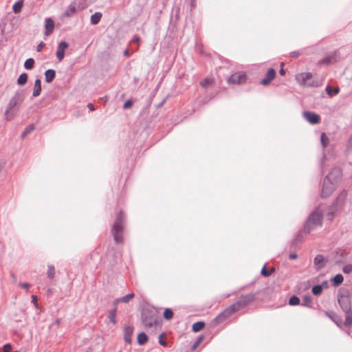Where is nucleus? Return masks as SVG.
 I'll return each instance as SVG.
<instances>
[{
	"mask_svg": "<svg viewBox=\"0 0 352 352\" xmlns=\"http://www.w3.org/2000/svg\"><path fill=\"white\" fill-rule=\"evenodd\" d=\"M322 224V211L317 208L313 211L309 216L304 228L306 234L309 233L311 230L317 226H321Z\"/></svg>",
	"mask_w": 352,
	"mask_h": 352,
	"instance_id": "nucleus-5",
	"label": "nucleus"
},
{
	"mask_svg": "<svg viewBox=\"0 0 352 352\" xmlns=\"http://www.w3.org/2000/svg\"><path fill=\"white\" fill-rule=\"evenodd\" d=\"M47 276L49 278L52 279L55 276V268L52 265L47 266Z\"/></svg>",
	"mask_w": 352,
	"mask_h": 352,
	"instance_id": "nucleus-40",
	"label": "nucleus"
},
{
	"mask_svg": "<svg viewBox=\"0 0 352 352\" xmlns=\"http://www.w3.org/2000/svg\"><path fill=\"white\" fill-rule=\"evenodd\" d=\"M132 105H133V101L131 100H127L124 102L123 108L124 109H129L132 107Z\"/></svg>",
	"mask_w": 352,
	"mask_h": 352,
	"instance_id": "nucleus-45",
	"label": "nucleus"
},
{
	"mask_svg": "<svg viewBox=\"0 0 352 352\" xmlns=\"http://www.w3.org/2000/svg\"><path fill=\"white\" fill-rule=\"evenodd\" d=\"M32 302L34 304V305L37 307H38V302H37V297L35 295L32 296Z\"/></svg>",
	"mask_w": 352,
	"mask_h": 352,
	"instance_id": "nucleus-49",
	"label": "nucleus"
},
{
	"mask_svg": "<svg viewBox=\"0 0 352 352\" xmlns=\"http://www.w3.org/2000/svg\"><path fill=\"white\" fill-rule=\"evenodd\" d=\"M322 287H323L324 286L327 287L328 286V283H327V281H324V282L322 283Z\"/></svg>",
	"mask_w": 352,
	"mask_h": 352,
	"instance_id": "nucleus-58",
	"label": "nucleus"
},
{
	"mask_svg": "<svg viewBox=\"0 0 352 352\" xmlns=\"http://www.w3.org/2000/svg\"><path fill=\"white\" fill-rule=\"evenodd\" d=\"M163 316H164V318L166 319V320H170L173 318V311L170 308H166L164 311V314H163Z\"/></svg>",
	"mask_w": 352,
	"mask_h": 352,
	"instance_id": "nucleus-37",
	"label": "nucleus"
},
{
	"mask_svg": "<svg viewBox=\"0 0 352 352\" xmlns=\"http://www.w3.org/2000/svg\"><path fill=\"white\" fill-rule=\"evenodd\" d=\"M300 302V300L299 297L296 295L291 296L289 299V305L292 306H296L299 305Z\"/></svg>",
	"mask_w": 352,
	"mask_h": 352,
	"instance_id": "nucleus-35",
	"label": "nucleus"
},
{
	"mask_svg": "<svg viewBox=\"0 0 352 352\" xmlns=\"http://www.w3.org/2000/svg\"><path fill=\"white\" fill-rule=\"evenodd\" d=\"M148 341V337L146 334L144 332H141L138 336V343L140 345H144Z\"/></svg>",
	"mask_w": 352,
	"mask_h": 352,
	"instance_id": "nucleus-28",
	"label": "nucleus"
},
{
	"mask_svg": "<svg viewBox=\"0 0 352 352\" xmlns=\"http://www.w3.org/2000/svg\"><path fill=\"white\" fill-rule=\"evenodd\" d=\"M24 99L25 94L23 91L18 90L15 92L14 96L9 100L4 113L5 119L7 121L13 120L16 116Z\"/></svg>",
	"mask_w": 352,
	"mask_h": 352,
	"instance_id": "nucleus-2",
	"label": "nucleus"
},
{
	"mask_svg": "<svg viewBox=\"0 0 352 352\" xmlns=\"http://www.w3.org/2000/svg\"><path fill=\"white\" fill-rule=\"evenodd\" d=\"M28 74L26 73H22L17 79V84L19 85H24L28 81Z\"/></svg>",
	"mask_w": 352,
	"mask_h": 352,
	"instance_id": "nucleus-30",
	"label": "nucleus"
},
{
	"mask_svg": "<svg viewBox=\"0 0 352 352\" xmlns=\"http://www.w3.org/2000/svg\"><path fill=\"white\" fill-rule=\"evenodd\" d=\"M45 43H43V41H41L38 45H37V47H36V51L38 52H40L43 50V47H45Z\"/></svg>",
	"mask_w": 352,
	"mask_h": 352,
	"instance_id": "nucleus-46",
	"label": "nucleus"
},
{
	"mask_svg": "<svg viewBox=\"0 0 352 352\" xmlns=\"http://www.w3.org/2000/svg\"><path fill=\"white\" fill-rule=\"evenodd\" d=\"M68 43L63 41L58 43L56 55L59 61H61L64 58L65 50L68 47Z\"/></svg>",
	"mask_w": 352,
	"mask_h": 352,
	"instance_id": "nucleus-13",
	"label": "nucleus"
},
{
	"mask_svg": "<svg viewBox=\"0 0 352 352\" xmlns=\"http://www.w3.org/2000/svg\"><path fill=\"white\" fill-rule=\"evenodd\" d=\"M324 63H330V58H325L322 60Z\"/></svg>",
	"mask_w": 352,
	"mask_h": 352,
	"instance_id": "nucleus-56",
	"label": "nucleus"
},
{
	"mask_svg": "<svg viewBox=\"0 0 352 352\" xmlns=\"http://www.w3.org/2000/svg\"><path fill=\"white\" fill-rule=\"evenodd\" d=\"M45 22V34L46 36H49V35H50L52 33V32H53V30L54 29V22L50 17L46 18Z\"/></svg>",
	"mask_w": 352,
	"mask_h": 352,
	"instance_id": "nucleus-16",
	"label": "nucleus"
},
{
	"mask_svg": "<svg viewBox=\"0 0 352 352\" xmlns=\"http://www.w3.org/2000/svg\"><path fill=\"white\" fill-rule=\"evenodd\" d=\"M247 80V76L244 72H238L232 74L227 80L228 84L240 85L244 83Z\"/></svg>",
	"mask_w": 352,
	"mask_h": 352,
	"instance_id": "nucleus-11",
	"label": "nucleus"
},
{
	"mask_svg": "<svg viewBox=\"0 0 352 352\" xmlns=\"http://www.w3.org/2000/svg\"><path fill=\"white\" fill-rule=\"evenodd\" d=\"M124 222L125 216L121 210L117 215L111 228V233L116 243H122L123 242L122 232Z\"/></svg>",
	"mask_w": 352,
	"mask_h": 352,
	"instance_id": "nucleus-4",
	"label": "nucleus"
},
{
	"mask_svg": "<svg viewBox=\"0 0 352 352\" xmlns=\"http://www.w3.org/2000/svg\"><path fill=\"white\" fill-rule=\"evenodd\" d=\"M212 83H213V80L212 78H206L200 82V85L204 88H206L207 87L212 85Z\"/></svg>",
	"mask_w": 352,
	"mask_h": 352,
	"instance_id": "nucleus-41",
	"label": "nucleus"
},
{
	"mask_svg": "<svg viewBox=\"0 0 352 352\" xmlns=\"http://www.w3.org/2000/svg\"><path fill=\"white\" fill-rule=\"evenodd\" d=\"M303 117L311 124H316L320 121V116L312 111H305L303 112Z\"/></svg>",
	"mask_w": 352,
	"mask_h": 352,
	"instance_id": "nucleus-12",
	"label": "nucleus"
},
{
	"mask_svg": "<svg viewBox=\"0 0 352 352\" xmlns=\"http://www.w3.org/2000/svg\"><path fill=\"white\" fill-rule=\"evenodd\" d=\"M140 41V38L138 35H135L133 38V41L139 42Z\"/></svg>",
	"mask_w": 352,
	"mask_h": 352,
	"instance_id": "nucleus-53",
	"label": "nucleus"
},
{
	"mask_svg": "<svg viewBox=\"0 0 352 352\" xmlns=\"http://www.w3.org/2000/svg\"><path fill=\"white\" fill-rule=\"evenodd\" d=\"M346 197L347 192L346 190H342L337 197V198L333 201L331 205L329 206L327 215L329 220H333L339 208L344 204Z\"/></svg>",
	"mask_w": 352,
	"mask_h": 352,
	"instance_id": "nucleus-7",
	"label": "nucleus"
},
{
	"mask_svg": "<svg viewBox=\"0 0 352 352\" xmlns=\"http://www.w3.org/2000/svg\"><path fill=\"white\" fill-rule=\"evenodd\" d=\"M276 70L273 68H270L267 72L265 77L262 79L261 83L263 85H267L276 76Z\"/></svg>",
	"mask_w": 352,
	"mask_h": 352,
	"instance_id": "nucleus-15",
	"label": "nucleus"
},
{
	"mask_svg": "<svg viewBox=\"0 0 352 352\" xmlns=\"http://www.w3.org/2000/svg\"><path fill=\"white\" fill-rule=\"evenodd\" d=\"M203 338H204V337L202 336H199L197 338V340L195 341V342L192 346V349H195L200 344V343L203 340Z\"/></svg>",
	"mask_w": 352,
	"mask_h": 352,
	"instance_id": "nucleus-44",
	"label": "nucleus"
},
{
	"mask_svg": "<svg viewBox=\"0 0 352 352\" xmlns=\"http://www.w3.org/2000/svg\"><path fill=\"white\" fill-rule=\"evenodd\" d=\"M255 299L254 294H248L245 295H241L239 300L234 303L232 304L236 312L241 309L245 308L250 303L253 302Z\"/></svg>",
	"mask_w": 352,
	"mask_h": 352,
	"instance_id": "nucleus-9",
	"label": "nucleus"
},
{
	"mask_svg": "<svg viewBox=\"0 0 352 352\" xmlns=\"http://www.w3.org/2000/svg\"><path fill=\"white\" fill-rule=\"evenodd\" d=\"M34 129V125L33 124H29L25 127L21 134V138L23 139L27 135L30 133Z\"/></svg>",
	"mask_w": 352,
	"mask_h": 352,
	"instance_id": "nucleus-38",
	"label": "nucleus"
},
{
	"mask_svg": "<svg viewBox=\"0 0 352 352\" xmlns=\"http://www.w3.org/2000/svg\"><path fill=\"white\" fill-rule=\"evenodd\" d=\"M23 5V0L16 1L12 6V10L14 13H19L21 11Z\"/></svg>",
	"mask_w": 352,
	"mask_h": 352,
	"instance_id": "nucleus-31",
	"label": "nucleus"
},
{
	"mask_svg": "<svg viewBox=\"0 0 352 352\" xmlns=\"http://www.w3.org/2000/svg\"><path fill=\"white\" fill-rule=\"evenodd\" d=\"M141 319L144 326L146 328H153L158 322V311L153 307H146L141 314Z\"/></svg>",
	"mask_w": 352,
	"mask_h": 352,
	"instance_id": "nucleus-3",
	"label": "nucleus"
},
{
	"mask_svg": "<svg viewBox=\"0 0 352 352\" xmlns=\"http://www.w3.org/2000/svg\"><path fill=\"white\" fill-rule=\"evenodd\" d=\"M130 54V52L128 49H126L124 51V56H129Z\"/></svg>",
	"mask_w": 352,
	"mask_h": 352,
	"instance_id": "nucleus-54",
	"label": "nucleus"
},
{
	"mask_svg": "<svg viewBox=\"0 0 352 352\" xmlns=\"http://www.w3.org/2000/svg\"><path fill=\"white\" fill-rule=\"evenodd\" d=\"M338 301L342 310L351 309V294L346 289H340L338 293Z\"/></svg>",
	"mask_w": 352,
	"mask_h": 352,
	"instance_id": "nucleus-8",
	"label": "nucleus"
},
{
	"mask_svg": "<svg viewBox=\"0 0 352 352\" xmlns=\"http://www.w3.org/2000/svg\"><path fill=\"white\" fill-rule=\"evenodd\" d=\"M327 263V259H326L322 254L316 255L314 259V264L317 270L322 269Z\"/></svg>",
	"mask_w": 352,
	"mask_h": 352,
	"instance_id": "nucleus-14",
	"label": "nucleus"
},
{
	"mask_svg": "<svg viewBox=\"0 0 352 352\" xmlns=\"http://www.w3.org/2000/svg\"><path fill=\"white\" fill-rule=\"evenodd\" d=\"M34 60L32 58H28L24 63V67L26 69H32L34 65Z\"/></svg>",
	"mask_w": 352,
	"mask_h": 352,
	"instance_id": "nucleus-36",
	"label": "nucleus"
},
{
	"mask_svg": "<svg viewBox=\"0 0 352 352\" xmlns=\"http://www.w3.org/2000/svg\"><path fill=\"white\" fill-rule=\"evenodd\" d=\"M236 312V311L234 308V306H232V305H230L213 319L212 323H214V324H220Z\"/></svg>",
	"mask_w": 352,
	"mask_h": 352,
	"instance_id": "nucleus-10",
	"label": "nucleus"
},
{
	"mask_svg": "<svg viewBox=\"0 0 352 352\" xmlns=\"http://www.w3.org/2000/svg\"><path fill=\"white\" fill-rule=\"evenodd\" d=\"M205 327V323L202 321H198L195 322L192 326V330L197 333L200 331Z\"/></svg>",
	"mask_w": 352,
	"mask_h": 352,
	"instance_id": "nucleus-27",
	"label": "nucleus"
},
{
	"mask_svg": "<svg viewBox=\"0 0 352 352\" xmlns=\"http://www.w3.org/2000/svg\"><path fill=\"white\" fill-rule=\"evenodd\" d=\"M11 277L13 279L14 281H15L16 280V276L14 274H11Z\"/></svg>",
	"mask_w": 352,
	"mask_h": 352,
	"instance_id": "nucleus-57",
	"label": "nucleus"
},
{
	"mask_svg": "<svg viewBox=\"0 0 352 352\" xmlns=\"http://www.w3.org/2000/svg\"><path fill=\"white\" fill-rule=\"evenodd\" d=\"M87 107L89 108V109L90 111H94L95 110V107H94V105L92 104V103H89L87 104Z\"/></svg>",
	"mask_w": 352,
	"mask_h": 352,
	"instance_id": "nucleus-52",
	"label": "nucleus"
},
{
	"mask_svg": "<svg viewBox=\"0 0 352 352\" xmlns=\"http://www.w3.org/2000/svg\"><path fill=\"white\" fill-rule=\"evenodd\" d=\"M344 280V277L341 274H338L331 278V282L333 286L338 287Z\"/></svg>",
	"mask_w": 352,
	"mask_h": 352,
	"instance_id": "nucleus-24",
	"label": "nucleus"
},
{
	"mask_svg": "<svg viewBox=\"0 0 352 352\" xmlns=\"http://www.w3.org/2000/svg\"><path fill=\"white\" fill-rule=\"evenodd\" d=\"M342 311L345 313L344 326L351 327L352 325V309H348Z\"/></svg>",
	"mask_w": 352,
	"mask_h": 352,
	"instance_id": "nucleus-20",
	"label": "nucleus"
},
{
	"mask_svg": "<svg viewBox=\"0 0 352 352\" xmlns=\"http://www.w3.org/2000/svg\"><path fill=\"white\" fill-rule=\"evenodd\" d=\"M19 285L21 287H22V288H23V289H27V290H28V289H29V287H30V284H29V283H20L19 284Z\"/></svg>",
	"mask_w": 352,
	"mask_h": 352,
	"instance_id": "nucleus-48",
	"label": "nucleus"
},
{
	"mask_svg": "<svg viewBox=\"0 0 352 352\" xmlns=\"http://www.w3.org/2000/svg\"><path fill=\"white\" fill-rule=\"evenodd\" d=\"M41 92V81L39 78L35 80L34 87L32 93L33 97H37Z\"/></svg>",
	"mask_w": 352,
	"mask_h": 352,
	"instance_id": "nucleus-21",
	"label": "nucleus"
},
{
	"mask_svg": "<svg viewBox=\"0 0 352 352\" xmlns=\"http://www.w3.org/2000/svg\"><path fill=\"white\" fill-rule=\"evenodd\" d=\"M279 73L281 76H284L285 75V70L283 67H281V69L279 71Z\"/></svg>",
	"mask_w": 352,
	"mask_h": 352,
	"instance_id": "nucleus-55",
	"label": "nucleus"
},
{
	"mask_svg": "<svg viewBox=\"0 0 352 352\" xmlns=\"http://www.w3.org/2000/svg\"><path fill=\"white\" fill-rule=\"evenodd\" d=\"M300 55V53L298 51H294L290 53V56L292 58H297Z\"/></svg>",
	"mask_w": 352,
	"mask_h": 352,
	"instance_id": "nucleus-50",
	"label": "nucleus"
},
{
	"mask_svg": "<svg viewBox=\"0 0 352 352\" xmlns=\"http://www.w3.org/2000/svg\"><path fill=\"white\" fill-rule=\"evenodd\" d=\"M342 177V171L339 168H333L324 177L322 184L321 197L327 198L336 189Z\"/></svg>",
	"mask_w": 352,
	"mask_h": 352,
	"instance_id": "nucleus-1",
	"label": "nucleus"
},
{
	"mask_svg": "<svg viewBox=\"0 0 352 352\" xmlns=\"http://www.w3.org/2000/svg\"><path fill=\"white\" fill-rule=\"evenodd\" d=\"M311 297L310 296L307 295L303 297L301 305L307 307H311Z\"/></svg>",
	"mask_w": 352,
	"mask_h": 352,
	"instance_id": "nucleus-32",
	"label": "nucleus"
},
{
	"mask_svg": "<svg viewBox=\"0 0 352 352\" xmlns=\"http://www.w3.org/2000/svg\"><path fill=\"white\" fill-rule=\"evenodd\" d=\"M116 311L117 308L116 306H115V307L109 311L108 316L109 320L113 324L116 322Z\"/></svg>",
	"mask_w": 352,
	"mask_h": 352,
	"instance_id": "nucleus-33",
	"label": "nucleus"
},
{
	"mask_svg": "<svg viewBox=\"0 0 352 352\" xmlns=\"http://www.w3.org/2000/svg\"><path fill=\"white\" fill-rule=\"evenodd\" d=\"M102 18V13L100 12H95L94 14L91 16V23L92 25L98 24Z\"/></svg>",
	"mask_w": 352,
	"mask_h": 352,
	"instance_id": "nucleus-26",
	"label": "nucleus"
},
{
	"mask_svg": "<svg viewBox=\"0 0 352 352\" xmlns=\"http://www.w3.org/2000/svg\"><path fill=\"white\" fill-rule=\"evenodd\" d=\"M10 352H19L18 351H10Z\"/></svg>",
	"mask_w": 352,
	"mask_h": 352,
	"instance_id": "nucleus-60",
	"label": "nucleus"
},
{
	"mask_svg": "<svg viewBox=\"0 0 352 352\" xmlns=\"http://www.w3.org/2000/svg\"><path fill=\"white\" fill-rule=\"evenodd\" d=\"M133 332V328L129 325H125L124 329V339L126 343L131 342V337Z\"/></svg>",
	"mask_w": 352,
	"mask_h": 352,
	"instance_id": "nucleus-17",
	"label": "nucleus"
},
{
	"mask_svg": "<svg viewBox=\"0 0 352 352\" xmlns=\"http://www.w3.org/2000/svg\"><path fill=\"white\" fill-rule=\"evenodd\" d=\"M327 316L334 322V323L338 327L341 328V324L342 322V318L338 314L332 312V313H326Z\"/></svg>",
	"mask_w": 352,
	"mask_h": 352,
	"instance_id": "nucleus-19",
	"label": "nucleus"
},
{
	"mask_svg": "<svg viewBox=\"0 0 352 352\" xmlns=\"http://www.w3.org/2000/svg\"><path fill=\"white\" fill-rule=\"evenodd\" d=\"M296 80L302 85L309 87H318L322 85V81L318 78H314L311 73H301L296 76Z\"/></svg>",
	"mask_w": 352,
	"mask_h": 352,
	"instance_id": "nucleus-6",
	"label": "nucleus"
},
{
	"mask_svg": "<svg viewBox=\"0 0 352 352\" xmlns=\"http://www.w3.org/2000/svg\"><path fill=\"white\" fill-rule=\"evenodd\" d=\"M342 272L344 274H350L352 272V265L347 264L342 267Z\"/></svg>",
	"mask_w": 352,
	"mask_h": 352,
	"instance_id": "nucleus-43",
	"label": "nucleus"
},
{
	"mask_svg": "<svg viewBox=\"0 0 352 352\" xmlns=\"http://www.w3.org/2000/svg\"><path fill=\"white\" fill-rule=\"evenodd\" d=\"M326 91L329 97H332L333 96L336 95L339 93L340 89L338 87L333 89L331 86L327 85L326 87Z\"/></svg>",
	"mask_w": 352,
	"mask_h": 352,
	"instance_id": "nucleus-29",
	"label": "nucleus"
},
{
	"mask_svg": "<svg viewBox=\"0 0 352 352\" xmlns=\"http://www.w3.org/2000/svg\"><path fill=\"white\" fill-rule=\"evenodd\" d=\"M274 272V269H271V270H268L266 269L265 265H264L263 267V268L261 269V274L262 276H263L265 277H268Z\"/></svg>",
	"mask_w": 352,
	"mask_h": 352,
	"instance_id": "nucleus-42",
	"label": "nucleus"
},
{
	"mask_svg": "<svg viewBox=\"0 0 352 352\" xmlns=\"http://www.w3.org/2000/svg\"><path fill=\"white\" fill-rule=\"evenodd\" d=\"M320 141H321V144H322L323 148L327 147V146L329 143V138L326 135L325 133H321Z\"/></svg>",
	"mask_w": 352,
	"mask_h": 352,
	"instance_id": "nucleus-39",
	"label": "nucleus"
},
{
	"mask_svg": "<svg viewBox=\"0 0 352 352\" xmlns=\"http://www.w3.org/2000/svg\"><path fill=\"white\" fill-rule=\"evenodd\" d=\"M56 77V71L48 69L45 72V80L47 83L52 82Z\"/></svg>",
	"mask_w": 352,
	"mask_h": 352,
	"instance_id": "nucleus-18",
	"label": "nucleus"
},
{
	"mask_svg": "<svg viewBox=\"0 0 352 352\" xmlns=\"http://www.w3.org/2000/svg\"><path fill=\"white\" fill-rule=\"evenodd\" d=\"M322 290L323 289L322 285H316L311 289V292L315 296L320 295L322 292Z\"/></svg>",
	"mask_w": 352,
	"mask_h": 352,
	"instance_id": "nucleus-34",
	"label": "nucleus"
},
{
	"mask_svg": "<svg viewBox=\"0 0 352 352\" xmlns=\"http://www.w3.org/2000/svg\"><path fill=\"white\" fill-rule=\"evenodd\" d=\"M56 322L57 324H58V323L60 322V320H59V319H56Z\"/></svg>",
	"mask_w": 352,
	"mask_h": 352,
	"instance_id": "nucleus-59",
	"label": "nucleus"
},
{
	"mask_svg": "<svg viewBox=\"0 0 352 352\" xmlns=\"http://www.w3.org/2000/svg\"><path fill=\"white\" fill-rule=\"evenodd\" d=\"M302 233L301 232H299V233L296 236V237L292 241L291 248L295 249L298 248L302 240Z\"/></svg>",
	"mask_w": 352,
	"mask_h": 352,
	"instance_id": "nucleus-22",
	"label": "nucleus"
},
{
	"mask_svg": "<svg viewBox=\"0 0 352 352\" xmlns=\"http://www.w3.org/2000/svg\"><path fill=\"white\" fill-rule=\"evenodd\" d=\"M134 296L135 295L133 293L128 294L122 296V298L115 300L114 305H115V306H116L118 302H128L129 301V300H131V298H133L134 297Z\"/></svg>",
	"mask_w": 352,
	"mask_h": 352,
	"instance_id": "nucleus-23",
	"label": "nucleus"
},
{
	"mask_svg": "<svg viewBox=\"0 0 352 352\" xmlns=\"http://www.w3.org/2000/svg\"><path fill=\"white\" fill-rule=\"evenodd\" d=\"M297 257H298V255L295 252L290 253L289 255V258L291 260L296 259V258H297Z\"/></svg>",
	"mask_w": 352,
	"mask_h": 352,
	"instance_id": "nucleus-51",
	"label": "nucleus"
},
{
	"mask_svg": "<svg viewBox=\"0 0 352 352\" xmlns=\"http://www.w3.org/2000/svg\"><path fill=\"white\" fill-rule=\"evenodd\" d=\"M164 336V333H161L160 336H159V343L162 345V346H166V342L165 341L163 340L162 338L163 336Z\"/></svg>",
	"mask_w": 352,
	"mask_h": 352,
	"instance_id": "nucleus-47",
	"label": "nucleus"
},
{
	"mask_svg": "<svg viewBox=\"0 0 352 352\" xmlns=\"http://www.w3.org/2000/svg\"><path fill=\"white\" fill-rule=\"evenodd\" d=\"M77 11L76 6L73 4H70L66 11L64 13V16L67 17H70L73 16Z\"/></svg>",
	"mask_w": 352,
	"mask_h": 352,
	"instance_id": "nucleus-25",
	"label": "nucleus"
}]
</instances>
